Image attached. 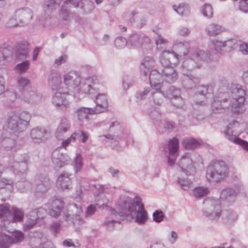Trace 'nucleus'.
<instances>
[{
	"mask_svg": "<svg viewBox=\"0 0 248 248\" xmlns=\"http://www.w3.org/2000/svg\"><path fill=\"white\" fill-rule=\"evenodd\" d=\"M160 63L163 67L162 72L163 74L164 80L170 83L175 81L178 78V75L174 67L177 64L170 63L166 65L161 62Z\"/></svg>",
	"mask_w": 248,
	"mask_h": 248,
	"instance_id": "nucleus-24",
	"label": "nucleus"
},
{
	"mask_svg": "<svg viewBox=\"0 0 248 248\" xmlns=\"http://www.w3.org/2000/svg\"><path fill=\"white\" fill-rule=\"evenodd\" d=\"M74 134L75 137L77 136L80 138V141L83 143H85L90 137V133L83 130L76 131L74 133Z\"/></svg>",
	"mask_w": 248,
	"mask_h": 248,
	"instance_id": "nucleus-54",
	"label": "nucleus"
},
{
	"mask_svg": "<svg viewBox=\"0 0 248 248\" xmlns=\"http://www.w3.org/2000/svg\"><path fill=\"white\" fill-rule=\"evenodd\" d=\"M30 67V62L28 60L24 61L17 63L14 67L16 73L19 74H24L28 71Z\"/></svg>",
	"mask_w": 248,
	"mask_h": 248,
	"instance_id": "nucleus-45",
	"label": "nucleus"
},
{
	"mask_svg": "<svg viewBox=\"0 0 248 248\" xmlns=\"http://www.w3.org/2000/svg\"><path fill=\"white\" fill-rule=\"evenodd\" d=\"M62 0H46L42 6L43 10L47 16H49L60 6Z\"/></svg>",
	"mask_w": 248,
	"mask_h": 248,
	"instance_id": "nucleus-34",
	"label": "nucleus"
},
{
	"mask_svg": "<svg viewBox=\"0 0 248 248\" xmlns=\"http://www.w3.org/2000/svg\"><path fill=\"white\" fill-rule=\"evenodd\" d=\"M228 101V99L224 98L221 101L218 98H215L212 103V109L213 111L216 113L221 112L223 109L227 108L228 106L225 104Z\"/></svg>",
	"mask_w": 248,
	"mask_h": 248,
	"instance_id": "nucleus-39",
	"label": "nucleus"
},
{
	"mask_svg": "<svg viewBox=\"0 0 248 248\" xmlns=\"http://www.w3.org/2000/svg\"><path fill=\"white\" fill-rule=\"evenodd\" d=\"M201 12L205 17L210 18L213 15V9L212 5L210 4H204L201 8Z\"/></svg>",
	"mask_w": 248,
	"mask_h": 248,
	"instance_id": "nucleus-52",
	"label": "nucleus"
},
{
	"mask_svg": "<svg viewBox=\"0 0 248 248\" xmlns=\"http://www.w3.org/2000/svg\"><path fill=\"white\" fill-rule=\"evenodd\" d=\"M76 114L78 119L81 122H87L90 120L92 115L96 114L93 108L88 107H79L77 111Z\"/></svg>",
	"mask_w": 248,
	"mask_h": 248,
	"instance_id": "nucleus-29",
	"label": "nucleus"
},
{
	"mask_svg": "<svg viewBox=\"0 0 248 248\" xmlns=\"http://www.w3.org/2000/svg\"><path fill=\"white\" fill-rule=\"evenodd\" d=\"M15 16L19 20L21 26H26L30 24L33 17L31 10L28 7L18 8L15 11Z\"/></svg>",
	"mask_w": 248,
	"mask_h": 248,
	"instance_id": "nucleus-22",
	"label": "nucleus"
},
{
	"mask_svg": "<svg viewBox=\"0 0 248 248\" xmlns=\"http://www.w3.org/2000/svg\"><path fill=\"white\" fill-rule=\"evenodd\" d=\"M51 160L55 168L61 169L69 163L70 158L67 154L61 152L60 149L57 148L52 152Z\"/></svg>",
	"mask_w": 248,
	"mask_h": 248,
	"instance_id": "nucleus-20",
	"label": "nucleus"
},
{
	"mask_svg": "<svg viewBox=\"0 0 248 248\" xmlns=\"http://www.w3.org/2000/svg\"><path fill=\"white\" fill-rule=\"evenodd\" d=\"M24 213L22 210L16 207L13 206L11 208V218L10 221L13 222H21L23 220Z\"/></svg>",
	"mask_w": 248,
	"mask_h": 248,
	"instance_id": "nucleus-40",
	"label": "nucleus"
},
{
	"mask_svg": "<svg viewBox=\"0 0 248 248\" xmlns=\"http://www.w3.org/2000/svg\"><path fill=\"white\" fill-rule=\"evenodd\" d=\"M121 213L124 215H130L135 218V221L139 225H143L147 221L148 213L141 202V199L138 195L133 199L124 198L120 203Z\"/></svg>",
	"mask_w": 248,
	"mask_h": 248,
	"instance_id": "nucleus-2",
	"label": "nucleus"
},
{
	"mask_svg": "<svg viewBox=\"0 0 248 248\" xmlns=\"http://www.w3.org/2000/svg\"><path fill=\"white\" fill-rule=\"evenodd\" d=\"M72 174L62 172L57 179V185L62 190L70 189L72 187Z\"/></svg>",
	"mask_w": 248,
	"mask_h": 248,
	"instance_id": "nucleus-28",
	"label": "nucleus"
},
{
	"mask_svg": "<svg viewBox=\"0 0 248 248\" xmlns=\"http://www.w3.org/2000/svg\"><path fill=\"white\" fill-rule=\"evenodd\" d=\"M179 142L176 138H173L169 140L167 149L166 151L167 158V164L170 167H174L176 159L178 156Z\"/></svg>",
	"mask_w": 248,
	"mask_h": 248,
	"instance_id": "nucleus-15",
	"label": "nucleus"
},
{
	"mask_svg": "<svg viewBox=\"0 0 248 248\" xmlns=\"http://www.w3.org/2000/svg\"><path fill=\"white\" fill-rule=\"evenodd\" d=\"M70 127V124L68 119L65 117H62L55 132L56 138L59 140H62L69 130Z\"/></svg>",
	"mask_w": 248,
	"mask_h": 248,
	"instance_id": "nucleus-26",
	"label": "nucleus"
},
{
	"mask_svg": "<svg viewBox=\"0 0 248 248\" xmlns=\"http://www.w3.org/2000/svg\"><path fill=\"white\" fill-rule=\"evenodd\" d=\"M172 47L173 50L162 52L160 62L166 65L178 64L180 60L185 59L181 67V72L184 76L183 84L187 89H191L200 81L198 76L190 74L191 71L200 67L202 62H210L212 59V55L209 51L191 48L190 41L184 39L174 40Z\"/></svg>",
	"mask_w": 248,
	"mask_h": 248,
	"instance_id": "nucleus-1",
	"label": "nucleus"
},
{
	"mask_svg": "<svg viewBox=\"0 0 248 248\" xmlns=\"http://www.w3.org/2000/svg\"><path fill=\"white\" fill-rule=\"evenodd\" d=\"M28 44L26 42L19 43L16 46V49L14 54V60L18 59L23 60L29 55Z\"/></svg>",
	"mask_w": 248,
	"mask_h": 248,
	"instance_id": "nucleus-32",
	"label": "nucleus"
},
{
	"mask_svg": "<svg viewBox=\"0 0 248 248\" xmlns=\"http://www.w3.org/2000/svg\"><path fill=\"white\" fill-rule=\"evenodd\" d=\"M6 26L9 28L22 27L20 24L19 20L17 16H15V15L8 19L6 23Z\"/></svg>",
	"mask_w": 248,
	"mask_h": 248,
	"instance_id": "nucleus-55",
	"label": "nucleus"
},
{
	"mask_svg": "<svg viewBox=\"0 0 248 248\" xmlns=\"http://www.w3.org/2000/svg\"><path fill=\"white\" fill-rule=\"evenodd\" d=\"M62 210L56 206L50 205L49 214L50 216L57 218L60 216Z\"/></svg>",
	"mask_w": 248,
	"mask_h": 248,
	"instance_id": "nucleus-64",
	"label": "nucleus"
},
{
	"mask_svg": "<svg viewBox=\"0 0 248 248\" xmlns=\"http://www.w3.org/2000/svg\"><path fill=\"white\" fill-rule=\"evenodd\" d=\"M203 204V215L209 220L217 221L223 213L220 201L213 198H207L204 200Z\"/></svg>",
	"mask_w": 248,
	"mask_h": 248,
	"instance_id": "nucleus-8",
	"label": "nucleus"
},
{
	"mask_svg": "<svg viewBox=\"0 0 248 248\" xmlns=\"http://www.w3.org/2000/svg\"><path fill=\"white\" fill-rule=\"evenodd\" d=\"M177 183L185 191L189 190L192 187L193 184L192 182L187 178L181 177H178Z\"/></svg>",
	"mask_w": 248,
	"mask_h": 248,
	"instance_id": "nucleus-46",
	"label": "nucleus"
},
{
	"mask_svg": "<svg viewBox=\"0 0 248 248\" xmlns=\"http://www.w3.org/2000/svg\"><path fill=\"white\" fill-rule=\"evenodd\" d=\"M17 87L22 94L24 92H27L26 88L30 86L31 80L27 77L23 76H18L16 78Z\"/></svg>",
	"mask_w": 248,
	"mask_h": 248,
	"instance_id": "nucleus-38",
	"label": "nucleus"
},
{
	"mask_svg": "<svg viewBox=\"0 0 248 248\" xmlns=\"http://www.w3.org/2000/svg\"><path fill=\"white\" fill-rule=\"evenodd\" d=\"M68 208L72 210L73 212H75V214L72 216V217H71V215L69 213L65 214L64 219L68 222L71 219L72 222L75 229L77 231H79L85 224L84 220L80 216V214L82 212L81 205L80 203H72L69 205Z\"/></svg>",
	"mask_w": 248,
	"mask_h": 248,
	"instance_id": "nucleus-9",
	"label": "nucleus"
},
{
	"mask_svg": "<svg viewBox=\"0 0 248 248\" xmlns=\"http://www.w3.org/2000/svg\"><path fill=\"white\" fill-rule=\"evenodd\" d=\"M84 181H85L86 182L87 185L86 184L84 185L82 183L81 184V185H80L81 188H83L85 190H88V189H90L92 187H93L95 188L98 189L100 193H102L103 191V190L104 189L103 186L100 185L99 184H97L96 183L91 184H90L89 182L87 180H84Z\"/></svg>",
	"mask_w": 248,
	"mask_h": 248,
	"instance_id": "nucleus-56",
	"label": "nucleus"
},
{
	"mask_svg": "<svg viewBox=\"0 0 248 248\" xmlns=\"http://www.w3.org/2000/svg\"><path fill=\"white\" fill-rule=\"evenodd\" d=\"M225 31V29L224 27L219 24L213 22L208 24L205 28V33L210 37L216 36Z\"/></svg>",
	"mask_w": 248,
	"mask_h": 248,
	"instance_id": "nucleus-35",
	"label": "nucleus"
},
{
	"mask_svg": "<svg viewBox=\"0 0 248 248\" xmlns=\"http://www.w3.org/2000/svg\"><path fill=\"white\" fill-rule=\"evenodd\" d=\"M131 14L130 22L132 25L138 28H141L146 24V18L141 14L136 11H132Z\"/></svg>",
	"mask_w": 248,
	"mask_h": 248,
	"instance_id": "nucleus-36",
	"label": "nucleus"
},
{
	"mask_svg": "<svg viewBox=\"0 0 248 248\" xmlns=\"http://www.w3.org/2000/svg\"><path fill=\"white\" fill-rule=\"evenodd\" d=\"M50 205L52 206H56L58 208L63 209L64 206V202L62 199L54 198L51 200Z\"/></svg>",
	"mask_w": 248,
	"mask_h": 248,
	"instance_id": "nucleus-63",
	"label": "nucleus"
},
{
	"mask_svg": "<svg viewBox=\"0 0 248 248\" xmlns=\"http://www.w3.org/2000/svg\"><path fill=\"white\" fill-rule=\"evenodd\" d=\"M150 42V37L141 32H133L128 38V46L133 48L141 47L149 44Z\"/></svg>",
	"mask_w": 248,
	"mask_h": 248,
	"instance_id": "nucleus-13",
	"label": "nucleus"
},
{
	"mask_svg": "<svg viewBox=\"0 0 248 248\" xmlns=\"http://www.w3.org/2000/svg\"><path fill=\"white\" fill-rule=\"evenodd\" d=\"M29 159V157L27 154L16 155L15 156L16 160L10 161L6 167L12 171L16 177H21V181L16 184V186L20 192H26L31 186L30 183L25 179L28 170Z\"/></svg>",
	"mask_w": 248,
	"mask_h": 248,
	"instance_id": "nucleus-3",
	"label": "nucleus"
},
{
	"mask_svg": "<svg viewBox=\"0 0 248 248\" xmlns=\"http://www.w3.org/2000/svg\"><path fill=\"white\" fill-rule=\"evenodd\" d=\"M95 102L96 106L93 108L96 114L102 113L107 110L108 104L106 93H97Z\"/></svg>",
	"mask_w": 248,
	"mask_h": 248,
	"instance_id": "nucleus-27",
	"label": "nucleus"
},
{
	"mask_svg": "<svg viewBox=\"0 0 248 248\" xmlns=\"http://www.w3.org/2000/svg\"><path fill=\"white\" fill-rule=\"evenodd\" d=\"M73 166L76 173L80 170L83 166L82 157L80 154L78 153L76 155L74 162Z\"/></svg>",
	"mask_w": 248,
	"mask_h": 248,
	"instance_id": "nucleus-53",
	"label": "nucleus"
},
{
	"mask_svg": "<svg viewBox=\"0 0 248 248\" xmlns=\"http://www.w3.org/2000/svg\"><path fill=\"white\" fill-rule=\"evenodd\" d=\"M178 170L185 173L186 175H193L196 172V168L193 165L191 155L186 153L178 159L176 163Z\"/></svg>",
	"mask_w": 248,
	"mask_h": 248,
	"instance_id": "nucleus-10",
	"label": "nucleus"
},
{
	"mask_svg": "<svg viewBox=\"0 0 248 248\" xmlns=\"http://www.w3.org/2000/svg\"><path fill=\"white\" fill-rule=\"evenodd\" d=\"M11 210L6 204H0V219L2 221H10Z\"/></svg>",
	"mask_w": 248,
	"mask_h": 248,
	"instance_id": "nucleus-42",
	"label": "nucleus"
},
{
	"mask_svg": "<svg viewBox=\"0 0 248 248\" xmlns=\"http://www.w3.org/2000/svg\"><path fill=\"white\" fill-rule=\"evenodd\" d=\"M114 44L117 48H123L126 45L128 46V39L127 40L122 36H118L115 39Z\"/></svg>",
	"mask_w": 248,
	"mask_h": 248,
	"instance_id": "nucleus-57",
	"label": "nucleus"
},
{
	"mask_svg": "<svg viewBox=\"0 0 248 248\" xmlns=\"http://www.w3.org/2000/svg\"><path fill=\"white\" fill-rule=\"evenodd\" d=\"M237 218V214L232 211L228 210L222 213V219L227 224H230L235 221Z\"/></svg>",
	"mask_w": 248,
	"mask_h": 248,
	"instance_id": "nucleus-41",
	"label": "nucleus"
},
{
	"mask_svg": "<svg viewBox=\"0 0 248 248\" xmlns=\"http://www.w3.org/2000/svg\"><path fill=\"white\" fill-rule=\"evenodd\" d=\"M6 186H9L8 188L10 191H12L13 189V181L11 179H7L2 178L0 180V189H3Z\"/></svg>",
	"mask_w": 248,
	"mask_h": 248,
	"instance_id": "nucleus-59",
	"label": "nucleus"
},
{
	"mask_svg": "<svg viewBox=\"0 0 248 248\" xmlns=\"http://www.w3.org/2000/svg\"><path fill=\"white\" fill-rule=\"evenodd\" d=\"M39 179V183L36 184L35 192L44 193L49 188L51 185L50 180L47 176L46 175H41Z\"/></svg>",
	"mask_w": 248,
	"mask_h": 248,
	"instance_id": "nucleus-37",
	"label": "nucleus"
},
{
	"mask_svg": "<svg viewBox=\"0 0 248 248\" xmlns=\"http://www.w3.org/2000/svg\"><path fill=\"white\" fill-rule=\"evenodd\" d=\"M243 189V186L238 184L234 187H227L220 192V199L221 201L225 204H231L236 200L238 194Z\"/></svg>",
	"mask_w": 248,
	"mask_h": 248,
	"instance_id": "nucleus-16",
	"label": "nucleus"
},
{
	"mask_svg": "<svg viewBox=\"0 0 248 248\" xmlns=\"http://www.w3.org/2000/svg\"><path fill=\"white\" fill-rule=\"evenodd\" d=\"M15 97L21 101L31 105L39 103L42 99V94L34 91L24 92L22 94H16Z\"/></svg>",
	"mask_w": 248,
	"mask_h": 248,
	"instance_id": "nucleus-21",
	"label": "nucleus"
},
{
	"mask_svg": "<svg viewBox=\"0 0 248 248\" xmlns=\"http://www.w3.org/2000/svg\"><path fill=\"white\" fill-rule=\"evenodd\" d=\"M71 97L67 89L58 91L52 97V103L57 109L64 110L69 107Z\"/></svg>",
	"mask_w": 248,
	"mask_h": 248,
	"instance_id": "nucleus-11",
	"label": "nucleus"
},
{
	"mask_svg": "<svg viewBox=\"0 0 248 248\" xmlns=\"http://www.w3.org/2000/svg\"><path fill=\"white\" fill-rule=\"evenodd\" d=\"M7 131H0V145L7 151L15 152L18 148L16 140V136L11 135L10 137H7Z\"/></svg>",
	"mask_w": 248,
	"mask_h": 248,
	"instance_id": "nucleus-19",
	"label": "nucleus"
},
{
	"mask_svg": "<svg viewBox=\"0 0 248 248\" xmlns=\"http://www.w3.org/2000/svg\"><path fill=\"white\" fill-rule=\"evenodd\" d=\"M155 62L154 59L150 56L145 57L142 60L140 69L141 74L144 77H147L149 73L153 70V68L155 66Z\"/></svg>",
	"mask_w": 248,
	"mask_h": 248,
	"instance_id": "nucleus-30",
	"label": "nucleus"
},
{
	"mask_svg": "<svg viewBox=\"0 0 248 248\" xmlns=\"http://www.w3.org/2000/svg\"><path fill=\"white\" fill-rule=\"evenodd\" d=\"M30 135L34 143H40L47 140L50 135V130L46 127L37 126L31 130Z\"/></svg>",
	"mask_w": 248,
	"mask_h": 248,
	"instance_id": "nucleus-18",
	"label": "nucleus"
},
{
	"mask_svg": "<svg viewBox=\"0 0 248 248\" xmlns=\"http://www.w3.org/2000/svg\"><path fill=\"white\" fill-rule=\"evenodd\" d=\"M243 81L246 91L240 84H232L231 87L232 99L230 105L232 113L239 114L243 112V105L245 101V96H248V70L244 72Z\"/></svg>",
	"mask_w": 248,
	"mask_h": 248,
	"instance_id": "nucleus-4",
	"label": "nucleus"
},
{
	"mask_svg": "<svg viewBox=\"0 0 248 248\" xmlns=\"http://www.w3.org/2000/svg\"><path fill=\"white\" fill-rule=\"evenodd\" d=\"M229 174V167L225 161L214 160L207 167L206 178L210 183H220L228 177Z\"/></svg>",
	"mask_w": 248,
	"mask_h": 248,
	"instance_id": "nucleus-6",
	"label": "nucleus"
},
{
	"mask_svg": "<svg viewBox=\"0 0 248 248\" xmlns=\"http://www.w3.org/2000/svg\"><path fill=\"white\" fill-rule=\"evenodd\" d=\"M165 98L164 94L160 90H155L152 93V100L154 105L160 106Z\"/></svg>",
	"mask_w": 248,
	"mask_h": 248,
	"instance_id": "nucleus-43",
	"label": "nucleus"
},
{
	"mask_svg": "<svg viewBox=\"0 0 248 248\" xmlns=\"http://www.w3.org/2000/svg\"><path fill=\"white\" fill-rule=\"evenodd\" d=\"M173 10L182 16H187L190 12L189 5L187 4L181 3L179 5H173Z\"/></svg>",
	"mask_w": 248,
	"mask_h": 248,
	"instance_id": "nucleus-48",
	"label": "nucleus"
},
{
	"mask_svg": "<svg viewBox=\"0 0 248 248\" xmlns=\"http://www.w3.org/2000/svg\"><path fill=\"white\" fill-rule=\"evenodd\" d=\"M180 95V89L173 86H170L166 91V97L170 100Z\"/></svg>",
	"mask_w": 248,
	"mask_h": 248,
	"instance_id": "nucleus-50",
	"label": "nucleus"
},
{
	"mask_svg": "<svg viewBox=\"0 0 248 248\" xmlns=\"http://www.w3.org/2000/svg\"><path fill=\"white\" fill-rule=\"evenodd\" d=\"M48 84L53 91H61L65 90L62 88L63 83L61 75L59 73H54L50 75L48 79Z\"/></svg>",
	"mask_w": 248,
	"mask_h": 248,
	"instance_id": "nucleus-33",
	"label": "nucleus"
},
{
	"mask_svg": "<svg viewBox=\"0 0 248 248\" xmlns=\"http://www.w3.org/2000/svg\"><path fill=\"white\" fill-rule=\"evenodd\" d=\"M24 238L23 233L18 231H14L11 236L0 234V241L8 248L10 244L21 242Z\"/></svg>",
	"mask_w": 248,
	"mask_h": 248,
	"instance_id": "nucleus-25",
	"label": "nucleus"
},
{
	"mask_svg": "<svg viewBox=\"0 0 248 248\" xmlns=\"http://www.w3.org/2000/svg\"><path fill=\"white\" fill-rule=\"evenodd\" d=\"M99 138L100 140L104 142V143H106L107 140L111 141H118L119 140H122L119 137L118 135L113 134V135L111 134H107V135H103L99 136Z\"/></svg>",
	"mask_w": 248,
	"mask_h": 248,
	"instance_id": "nucleus-58",
	"label": "nucleus"
},
{
	"mask_svg": "<svg viewBox=\"0 0 248 248\" xmlns=\"http://www.w3.org/2000/svg\"><path fill=\"white\" fill-rule=\"evenodd\" d=\"M82 78L78 72L71 70L63 75V83L67 88H71L76 92L81 83Z\"/></svg>",
	"mask_w": 248,
	"mask_h": 248,
	"instance_id": "nucleus-14",
	"label": "nucleus"
},
{
	"mask_svg": "<svg viewBox=\"0 0 248 248\" xmlns=\"http://www.w3.org/2000/svg\"><path fill=\"white\" fill-rule=\"evenodd\" d=\"M151 86L145 87L138 91L135 95L136 101L138 102L145 99L151 92Z\"/></svg>",
	"mask_w": 248,
	"mask_h": 248,
	"instance_id": "nucleus-47",
	"label": "nucleus"
},
{
	"mask_svg": "<svg viewBox=\"0 0 248 248\" xmlns=\"http://www.w3.org/2000/svg\"><path fill=\"white\" fill-rule=\"evenodd\" d=\"M192 193L195 198L201 199L209 194V189L207 187L197 186L193 189Z\"/></svg>",
	"mask_w": 248,
	"mask_h": 248,
	"instance_id": "nucleus-44",
	"label": "nucleus"
},
{
	"mask_svg": "<svg viewBox=\"0 0 248 248\" xmlns=\"http://www.w3.org/2000/svg\"><path fill=\"white\" fill-rule=\"evenodd\" d=\"M164 217V214L161 210H156L153 214V220L156 223L162 221Z\"/></svg>",
	"mask_w": 248,
	"mask_h": 248,
	"instance_id": "nucleus-61",
	"label": "nucleus"
},
{
	"mask_svg": "<svg viewBox=\"0 0 248 248\" xmlns=\"http://www.w3.org/2000/svg\"><path fill=\"white\" fill-rule=\"evenodd\" d=\"M62 224V222L61 221H57L53 222L50 225L51 231L55 235H56L60 232Z\"/></svg>",
	"mask_w": 248,
	"mask_h": 248,
	"instance_id": "nucleus-62",
	"label": "nucleus"
},
{
	"mask_svg": "<svg viewBox=\"0 0 248 248\" xmlns=\"http://www.w3.org/2000/svg\"><path fill=\"white\" fill-rule=\"evenodd\" d=\"M171 104L174 107L184 109L185 102L181 95L170 100Z\"/></svg>",
	"mask_w": 248,
	"mask_h": 248,
	"instance_id": "nucleus-51",
	"label": "nucleus"
},
{
	"mask_svg": "<svg viewBox=\"0 0 248 248\" xmlns=\"http://www.w3.org/2000/svg\"><path fill=\"white\" fill-rule=\"evenodd\" d=\"M76 1V3L75 0H65L62 5L59 12V19L65 25H69L71 19L72 14L69 10L70 6L72 5L76 8L79 5V1L77 0Z\"/></svg>",
	"mask_w": 248,
	"mask_h": 248,
	"instance_id": "nucleus-17",
	"label": "nucleus"
},
{
	"mask_svg": "<svg viewBox=\"0 0 248 248\" xmlns=\"http://www.w3.org/2000/svg\"><path fill=\"white\" fill-rule=\"evenodd\" d=\"M100 82L95 76H89L81 80L79 88L76 92H74L73 97L79 100L85 95L94 96L96 94L99 90Z\"/></svg>",
	"mask_w": 248,
	"mask_h": 248,
	"instance_id": "nucleus-7",
	"label": "nucleus"
},
{
	"mask_svg": "<svg viewBox=\"0 0 248 248\" xmlns=\"http://www.w3.org/2000/svg\"><path fill=\"white\" fill-rule=\"evenodd\" d=\"M183 144L185 148L187 149L194 148L199 145V142L193 138L186 139Z\"/></svg>",
	"mask_w": 248,
	"mask_h": 248,
	"instance_id": "nucleus-60",
	"label": "nucleus"
},
{
	"mask_svg": "<svg viewBox=\"0 0 248 248\" xmlns=\"http://www.w3.org/2000/svg\"><path fill=\"white\" fill-rule=\"evenodd\" d=\"M238 125V123L234 120L230 123L224 131L225 137L230 141L235 144L239 145L245 150L248 151V142L237 137L235 134H234V130H233V125L237 126Z\"/></svg>",
	"mask_w": 248,
	"mask_h": 248,
	"instance_id": "nucleus-12",
	"label": "nucleus"
},
{
	"mask_svg": "<svg viewBox=\"0 0 248 248\" xmlns=\"http://www.w3.org/2000/svg\"><path fill=\"white\" fill-rule=\"evenodd\" d=\"M136 83V80L132 76L125 75L123 78V87L124 91H126L133 86Z\"/></svg>",
	"mask_w": 248,
	"mask_h": 248,
	"instance_id": "nucleus-49",
	"label": "nucleus"
},
{
	"mask_svg": "<svg viewBox=\"0 0 248 248\" xmlns=\"http://www.w3.org/2000/svg\"><path fill=\"white\" fill-rule=\"evenodd\" d=\"M14 60L13 50L11 46H0V65L5 64Z\"/></svg>",
	"mask_w": 248,
	"mask_h": 248,
	"instance_id": "nucleus-31",
	"label": "nucleus"
},
{
	"mask_svg": "<svg viewBox=\"0 0 248 248\" xmlns=\"http://www.w3.org/2000/svg\"><path fill=\"white\" fill-rule=\"evenodd\" d=\"M31 114L27 111H11L8 112L5 124L14 133L25 131L30 125Z\"/></svg>",
	"mask_w": 248,
	"mask_h": 248,
	"instance_id": "nucleus-5",
	"label": "nucleus"
},
{
	"mask_svg": "<svg viewBox=\"0 0 248 248\" xmlns=\"http://www.w3.org/2000/svg\"><path fill=\"white\" fill-rule=\"evenodd\" d=\"M149 79L151 87L155 90H160L162 86V81L164 80L163 74L157 69H154L149 73L147 77Z\"/></svg>",
	"mask_w": 248,
	"mask_h": 248,
	"instance_id": "nucleus-23",
	"label": "nucleus"
}]
</instances>
